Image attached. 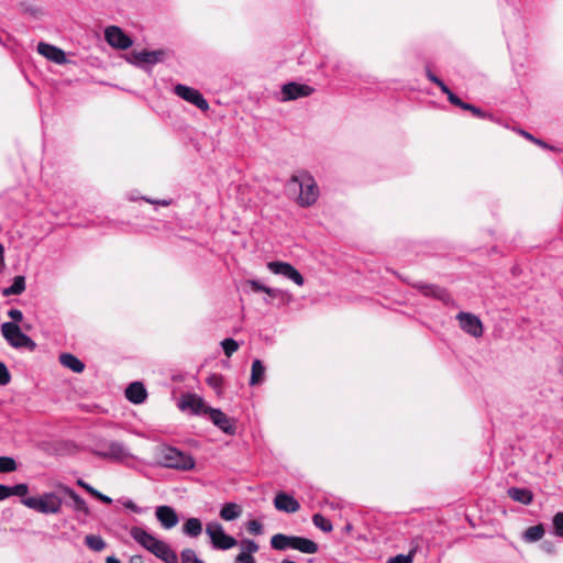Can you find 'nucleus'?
Returning a JSON list of instances; mask_svg holds the SVG:
<instances>
[{
  "mask_svg": "<svg viewBox=\"0 0 563 563\" xmlns=\"http://www.w3.org/2000/svg\"><path fill=\"white\" fill-rule=\"evenodd\" d=\"M286 189L289 195L296 196V202L303 208L314 205L320 194L313 176L305 170L291 175Z\"/></svg>",
  "mask_w": 563,
  "mask_h": 563,
  "instance_id": "obj_1",
  "label": "nucleus"
},
{
  "mask_svg": "<svg viewBox=\"0 0 563 563\" xmlns=\"http://www.w3.org/2000/svg\"><path fill=\"white\" fill-rule=\"evenodd\" d=\"M130 536L136 543L165 563H178V555L169 544L157 539L145 529L141 527H132L130 529Z\"/></svg>",
  "mask_w": 563,
  "mask_h": 563,
  "instance_id": "obj_2",
  "label": "nucleus"
},
{
  "mask_svg": "<svg viewBox=\"0 0 563 563\" xmlns=\"http://www.w3.org/2000/svg\"><path fill=\"white\" fill-rule=\"evenodd\" d=\"M156 456L158 463L167 468L189 471L195 467L194 457L174 446H158L156 451Z\"/></svg>",
  "mask_w": 563,
  "mask_h": 563,
  "instance_id": "obj_3",
  "label": "nucleus"
},
{
  "mask_svg": "<svg viewBox=\"0 0 563 563\" xmlns=\"http://www.w3.org/2000/svg\"><path fill=\"white\" fill-rule=\"evenodd\" d=\"M1 334L8 344L14 349H26L33 352L36 343L14 322H4L1 324Z\"/></svg>",
  "mask_w": 563,
  "mask_h": 563,
  "instance_id": "obj_4",
  "label": "nucleus"
},
{
  "mask_svg": "<svg viewBox=\"0 0 563 563\" xmlns=\"http://www.w3.org/2000/svg\"><path fill=\"white\" fill-rule=\"evenodd\" d=\"M22 504L30 509L41 514H58L62 509L63 500L54 493H46L40 497H26Z\"/></svg>",
  "mask_w": 563,
  "mask_h": 563,
  "instance_id": "obj_5",
  "label": "nucleus"
},
{
  "mask_svg": "<svg viewBox=\"0 0 563 563\" xmlns=\"http://www.w3.org/2000/svg\"><path fill=\"white\" fill-rule=\"evenodd\" d=\"M206 533L210 538L211 544L216 550H229L238 544L232 536L225 533L223 526L218 521H210L206 526Z\"/></svg>",
  "mask_w": 563,
  "mask_h": 563,
  "instance_id": "obj_6",
  "label": "nucleus"
},
{
  "mask_svg": "<svg viewBox=\"0 0 563 563\" xmlns=\"http://www.w3.org/2000/svg\"><path fill=\"white\" fill-rule=\"evenodd\" d=\"M96 454L115 462H123L133 457L129 448L120 441H104L99 443L96 449Z\"/></svg>",
  "mask_w": 563,
  "mask_h": 563,
  "instance_id": "obj_7",
  "label": "nucleus"
},
{
  "mask_svg": "<svg viewBox=\"0 0 563 563\" xmlns=\"http://www.w3.org/2000/svg\"><path fill=\"white\" fill-rule=\"evenodd\" d=\"M267 268L271 273L275 275H280L289 280H291L297 286H302L305 284V278L300 274V272L287 262L282 261H273L267 263Z\"/></svg>",
  "mask_w": 563,
  "mask_h": 563,
  "instance_id": "obj_8",
  "label": "nucleus"
},
{
  "mask_svg": "<svg viewBox=\"0 0 563 563\" xmlns=\"http://www.w3.org/2000/svg\"><path fill=\"white\" fill-rule=\"evenodd\" d=\"M174 92L177 97L196 106L198 109L202 111H207L209 109L208 101L205 99V97L198 89L178 84L174 87Z\"/></svg>",
  "mask_w": 563,
  "mask_h": 563,
  "instance_id": "obj_9",
  "label": "nucleus"
},
{
  "mask_svg": "<svg viewBox=\"0 0 563 563\" xmlns=\"http://www.w3.org/2000/svg\"><path fill=\"white\" fill-rule=\"evenodd\" d=\"M178 408L181 411H190L196 416H206L210 406H208L200 396L196 394H186L179 399Z\"/></svg>",
  "mask_w": 563,
  "mask_h": 563,
  "instance_id": "obj_10",
  "label": "nucleus"
},
{
  "mask_svg": "<svg viewBox=\"0 0 563 563\" xmlns=\"http://www.w3.org/2000/svg\"><path fill=\"white\" fill-rule=\"evenodd\" d=\"M461 329L474 338L483 335V323L478 317L470 312H460L456 316Z\"/></svg>",
  "mask_w": 563,
  "mask_h": 563,
  "instance_id": "obj_11",
  "label": "nucleus"
},
{
  "mask_svg": "<svg viewBox=\"0 0 563 563\" xmlns=\"http://www.w3.org/2000/svg\"><path fill=\"white\" fill-rule=\"evenodd\" d=\"M311 86L298 82H288L282 87V101H290L312 95Z\"/></svg>",
  "mask_w": 563,
  "mask_h": 563,
  "instance_id": "obj_12",
  "label": "nucleus"
},
{
  "mask_svg": "<svg viewBox=\"0 0 563 563\" xmlns=\"http://www.w3.org/2000/svg\"><path fill=\"white\" fill-rule=\"evenodd\" d=\"M104 36L109 45L120 49H126L132 45V40L118 26H108Z\"/></svg>",
  "mask_w": 563,
  "mask_h": 563,
  "instance_id": "obj_13",
  "label": "nucleus"
},
{
  "mask_svg": "<svg viewBox=\"0 0 563 563\" xmlns=\"http://www.w3.org/2000/svg\"><path fill=\"white\" fill-rule=\"evenodd\" d=\"M206 416H208L212 423L224 433L230 435L235 433L236 428L234 421L220 409L210 407Z\"/></svg>",
  "mask_w": 563,
  "mask_h": 563,
  "instance_id": "obj_14",
  "label": "nucleus"
},
{
  "mask_svg": "<svg viewBox=\"0 0 563 563\" xmlns=\"http://www.w3.org/2000/svg\"><path fill=\"white\" fill-rule=\"evenodd\" d=\"M155 517L161 526L166 530L175 528L179 522V517L175 509L166 505L156 507Z\"/></svg>",
  "mask_w": 563,
  "mask_h": 563,
  "instance_id": "obj_15",
  "label": "nucleus"
},
{
  "mask_svg": "<svg viewBox=\"0 0 563 563\" xmlns=\"http://www.w3.org/2000/svg\"><path fill=\"white\" fill-rule=\"evenodd\" d=\"M274 506L277 510L286 514H295L300 509V504L291 495L280 492L275 495Z\"/></svg>",
  "mask_w": 563,
  "mask_h": 563,
  "instance_id": "obj_16",
  "label": "nucleus"
},
{
  "mask_svg": "<svg viewBox=\"0 0 563 563\" xmlns=\"http://www.w3.org/2000/svg\"><path fill=\"white\" fill-rule=\"evenodd\" d=\"M37 52L42 56L46 57L48 60L54 62L58 65H64L68 62L66 54L63 49L44 42L38 43Z\"/></svg>",
  "mask_w": 563,
  "mask_h": 563,
  "instance_id": "obj_17",
  "label": "nucleus"
},
{
  "mask_svg": "<svg viewBox=\"0 0 563 563\" xmlns=\"http://www.w3.org/2000/svg\"><path fill=\"white\" fill-rule=\"evenodd\" d=\"M413 287L418 289L423 296L432 297L439 299L443 302H449L451 300L450 295L444 288H441L437 285L424 284L422 282H418L413 284Z\"/></svg>",
  "mask_w": 563,
  "mask_h": 563,
  "instance_id": "obj_18",
  "label": "nucleus"
},
{
  "mask_svg": "<svg viewBox=\"0 0 563 563\" xmlns=\"http://www.w3.org/2000/svg\"><path fill=\"white\" fill-rule=\"evenodd\" d=\"M162 55L161 51L132 52L130 62L136 66L154 65L161 60Z\"/></svg>",
  "mask_w": 563,
  "mask_h": 563,
  "instance_id": "obj_19",
  "label": "nucleus"
},
{
  "mask_svg": "<svg viewBox=\"0 0 563 563\" xmlns=\"http://www.w3.org/2000/svg\"><path fill=\"white\" fill-rule=\"evenodd\" d=\"M125 397L133 404H142L147 397L144 385L140 382L131 383L125 389Z\"/></svg>",
  "mask_w": 563,
  "mask_h": 563,
  "instance_id": "obj_20",
  "label": "nucleus"
},
{
  "mask_svg": "<svg viewBox=\"0 0 563 563\" xmlns=\"http://www.w3.org/2000/svg\"><path fill=\"white\" fill-rule=\"evenodd\" d=\"M297 536H287L284 533L274 534L271 539V547L277 551H286L295 548Z\"/></svg>",
  "mask_w": 563,
  "mask_h": 563,
  "instance_id": "obj_21",
  "label": "nucleus"
},
{
  "mask_svg": "<svg viewBox=\"0 0 563 563\" xmlns=\"http://www.w3.org/2000/svg\"><path fill=\"white\" fill-rule=\"evenodd\" d=\"M29 493L26 484H16L13 486H7L0 484V500H4L11 496H25Z\"/></svg>",
  "mask_w": 563,
  "mask_h": 563,
  "instance_id": "obj_22",
  "label": "nucleus"
},
{
  "mask_svg": "<svg viewBox=\"0 0 563 563\" xmlns=\"http://www.w3.org/2000/svg\"><path fill=\"white\" fill-rule=\"evenodd\" d=\"M59 363L74 373H81L85 369V364L77 356L70 353L60 354Z\"/></svg>",
  "mask_w": 563,
  "mask_h": 563,
  "instance_id": "obj_23",
  "label": "nucleus"
},
{
  "mask_svg": "<svg viewBox=\"0 0 563 563\" xmlns=\"http://www.w3.org/2000/svg\"><path fill=\"white\" fill-rule=\"evenodd\" d=\"M265 373L266 368L262 361L254 360L251 368L250 385L255 386L262 384L265 379Z\"/></svg>",
  "mask_w": 563,
  "mask_h": 563,
  "instance_id": "obj_24",
  "label": "nucleus"
},
{
  "mask_svg": "<svg viewBox=\"0 0 563 563\" xmlns=\"http://www.w3.org/2000/svg\"><path fill=\"white\" fill-rule=\"evenodd\" d=\"M294 550L305 554H314L318 552L319 547L314 541L297 536Z\"/></svg>",
  "mask_w": 563,
  "mask_h": 563,
  "instance_id": "obj_25",
  "label": "nucleus"
},
{
  "mask_svg": "<svg viewBox=\"0 0 563 563\" xmlns=\"http://www.w3.org/2000/svg\"><path fill=\"white\" fill-rule=\"evenodd\" d=\"M508 496L523 505H529L532 501V493L526 488L511 487L508 489Z\"/></svg>",
  "mask_w": 563,
  "mask_h": 563,
  "instance_id": "obj_26",
  "label": "nucleus"
},
{
  "mask_svg": "<svg viewBox=\"0 0 563 563\" xmlns=\"http://www.w3.org/2000/svg\"><path fill=\"white\" fill-rule=\"evenodd\" d=\"M242 515V508L234 503L223 505L220 510V517L225 521H233Z\"/></svg>",
  "mask_w": 563,
  "mask_h": 563,
  "instance_id": "obj_27",
  "label": "nucleus"
},
{
  "mask_svg": "<svg viewBox=\"0 0 563 563\" xmlns=\"http://www.w3.org/2000/svg\"><path fill=\"white\" fill-rule=\"evenodd\" d=\"M201 532L202 522L198 518H189L183 526V533L190 538H197Z\"/></svg>",
  "mask_w": 563,
  "mask_h": 563,
  "instance_id": "obj_28",
  "label": "nucleus"
},
{
  "mask_svg": "<svg viewBox=\"0 0 563 563\" xmlns=\"http://www.w3.org/2000/svg\"><path fill=\"white\" fill-rule=\"evenodd\" d=\"M25 290V278L23 276H15L10 287L4 288L3 296L20 295Z\"/></svg>",
  "mask_w": 563,
  "mask_h": 563,
  "instance_id": "obj_29",
  "label": "nucleus"
},
{
  "mask_svg": "<svg viewBox=\"0 0 563 563\" xmlns=\"http://www.w3.org/2000/svg\"><path fill=\"white\" fill-rule=\"evenodd\" d=\"M544 536V528L542 525L529 527L523 533L526 542H537Z\"/></svg>",
  "mask_w": 563,
  "mask_h": 563,
  "instance_id": "obj_30",
  "label": "nucleus"
},
{
  "mask_svg": "<svg viewBox=\"0 0 563 563\" xmlns=\"http://www.w3.org/2000/svg\"><path fill=\"white\" fill-rule=\"evenodd\" d=\"M85 544L95 552H101L106 548L104 540L97 534H88L85 538Z\"/></svg>",
  "mask_w": 563,
  "mask_h": 563,
  "instance_id": "obj_31",
  "label": "nucleus"
},
{
  "mask_svg": "<svg viewBox=\"0 0 563 563\" xmlns=\"http://www.w3.org/2000/svg\"><path fill=\"white\" fill-rule=\"evenodd\" d=\"M208 386H210L217 395H221L223 391V376L217 373L210 374L206 379Z\"/></svg>",
  "mask_w": 563,
  "mask_h": 563,
  "instance_id": "obj_32",
  "label": "nucleus"
},
{
  "mask_svg": "<svg viewBox=\"0 0 563 563\" xmlns=\"http://www.w3.org/2000/svg\"><path fill=\"white\" fill-rule=\"evenodd\" d=\"M312 522L318 529L322 530L323 532H331L333 529V526L330 522V520L324 518L321 514H314L312 516Z\"/></svg>",
  "mask_w": 563,
  "mask_h": 563,
  "instance_id": "obj_33",
  "label": "nucleus"
},
{
  "mask_svg": "<svg viewBox=\"0 0 563 563\" xmlns=\"http://www.w3.org/2000/svg\"><path fill=\"white\" fill-rule=\"evenodd\" d=\"M65 492L73 499L76 510L88 514L87 503L77 493L70 488H66Z\"/></svg>",
  "mask_w": 563,
  "mask_h": 563,
  "instance_id": "obj_34",
  "label": "nucleus"
},
{
  "mask_svg": "<svg viewBox=\"0 0 563 563\" xmlns=\"http://www.w3.org/2000/svg\"><path fill=\"white\" fill-rule=\"evenodd\" d=\"M221 346L228 357L232 356V354L239 350V343L231 338L224 339L221 342Z\"/></svg>",
  "mask_w": 563,
  "mask_h": 563,
  "instance_id": "obj_35",
  "label": "nucleus"
},
{
  "mask_svg": "<svg viewBox=\"0 0 563 563\" xmlns=\"http://www.w3.org/2000/svg\"><path fill=\"white\" fill-rule=\"evenodd\" d=\"M16 470V463L12 457L1 456L0 457V472L9 473Z\"/></svg>",
  "mask_w": 563,
  "mask_h": 563,
  "instance_id": "obj_36",
  "label": "nucleus"
},
{
  "mask_svg": "<svg viewBox=\"0 0 563 563\" xmlns=\"http://www.w3.org/2000/svg\"><path fill=\"white\" fill-rule=\"evenodd\" d=\"M240 547L242 550L241 552L249 553L251 555H253L254 553H256L258 551V544L255 541L250 540V539L242 540L240 543Z\"/></svg>",
  "mask_w": 563,
  "mask_h": 563,
  "instance_id": "obj_37",
  "label": "nucleus"
},
{
  "mask_svg": "<svg viewBox=\"0 0 563 563\" xmlns=\"http://www.w3.org/2000/svg\"><path fill=\"white\" fill-rule=\"evenodd\" d=\"M416 549L408 554H398L388 559L387 563H412Z\"/></svg>",
  "mask_w": 563,
  "mask_h": 563,
  "instance_id": "obj_38",
  "label": "nucleus"
},
{
  "mask_svg": "<svg viewBox=\"0 0 563 563\" xmlns=\"http://www.w3.org/2000/svg\"><path fill=\"white\" fill-rule=\"evenodd\" d=\"M181 563H203L198 559L196 552L191 549H186L181 552Z\"/></svg>",
  "mask_w": 563,
  "mask_h": 563,
  "instance_id": "obj_39",
  "label": "nucleus"
},
{
  "mask_svg": "<svg viewBox=\"0 0 563 563\" xmlns=\"http://www.w3.org/2000/svg\"><path fill=\"white\" fill-rule=\"evenodd\" d=\"M553 527L555 534L563 538V512H558L554 515Z\"/></svg>",
  "mask_w": 563,
  "mask_h": 563,
  "instance_id": "obj_40",
  "label": "nucleus"
},
{
  "mask_svg": "<svg viewBox=\"0 0 563 563\" xmlns=\"http://www.w3.org/2000/svg\"><path fill=\"white\" fill-rule=\"evenodd\" d=\"M246 529L251 534L258 536L263 533V525L257 520H250Z\"/></svg>",
  "mask_w": 563,
  "mask_h": 563,
  "instance_id": "obj_41",
  "label": "nucleus"
},
{
  "mask_svg": "<svg viewBox=\"0 0 563 563\" xmlns=\"http://www.w3.org/2000/svg\"><path fill=\"white\" fill-rule=\"evenodd\" d=\"M11 375L4 363L0 362V385L5 386L10 383Z\"/></svg>",
  "mask_w": 563,
  "mask_h": 563,
  "instance_id": "obj_42",
  "label": "nucleus"
},
{
  "mask_svg": "<svg viewBox=\"0 0 563 563\" xmlns=\"http://www.w3.org/2000/svg\"><path fill=\"white\" fill-rule=\"evenodd\" d=\"M463 109L467 110V111H471L474 115H476L478 118H492V115H488L487 113L482 111L479 108H477V107H475L474 104H471V103H465Z\"/></svg>",
  "mask_w": 563,
  "mask_h": 563,
  "instance_id": "obj_43",
  "label": "nucleus"
},
{
  "mask_svg": "<svg viewBox=\"0 0 563 563\" xmlns=\"http://www.w3.org/2000/svg\"><path fill=\"white\" fill-rule=\"evenodd\" d=\"M265 294H267L271 298L290 297L286 291L278 289V288H271V287H267V289H265Z\"/></svg>",
  "mask_w": 563,
  "mask_h": 563,
  "instance_id": "obj_44",
  "label": "nucleus"
},
{
  "mask_svg": "<svg viewBox=\"0 0 563 563\" xmlns=\"http://www.w3.org/2000/svg\"><path fill=\"white\" fill-rule=\"evenodd\" d=\"M235 563H255L253 555L240 552L235 558Z\"/></svg>",
  "mask_w": 563,
  "mask_h": 563,
  "instance_id": "obj_45",
  "label": "nucleus"
},
{
  "mask_svg": "<svg viewBox=\"0 0 563 563\" xmlns=\"http://www.w3.org/2000/svg\"><path fill=\"white\" fill-rule=\"evenodd\" d=\"M122 505L126 508V509H130L132 510L133 512L135 514H142L143 512V509L141 507H139L133 500L131 499H124L122 501Z\"/></svg>",
  "mask_w": 563,
  "mask_h": 563,
  "instance_id": "obj_46",
  "label": "nucleus"
},
{
  "mask_svg": "<svg viewBox=\"0 0 563 563\" xmlns=\"http://www.w3.org/2000/svg\"><path fill=\"white\" fill-rule=\"evenodd\" d=\"M247 284L251 286L253 291H263L265 292V289H267V286L263 285L261 282L252 279L249 280Z\"/></svg>",
  "mask_w": 563,
  "mask_h": 563,
  "instance_id": "obj_47",
  "label": "nucleus"
},
{
  "mask_svg": "<svg viewBox=\"0 0 563 563\" xmlns=\"http://www.w3.org/2000/svg\"><path fill=\"white\" fill-rule=\"evenodd\" d=\"M8 316L13 320L14 323L22 321L23 313L19 309H10Z\"/></svg>",
  "mask_w": 563,
  "mask_h": 563,
  "instance_id": "obj_48",
  "label": "nucleus"
},
{
  "mask_svg": "<svg viewBox=\"0 0 563 563\" xmlns=\"http://www.w3.org/2000/svg\"><path fill=\"white\" fill-rule=\"evenodd\" d=\"M448 100H449L452 104H454V106H456V107H460V108H462V109L464 108V106H465V103H466V102H463V101H462V100H461L456 95H454L453 92H450V93L448 95Z\"/></svg>",
  "mask_w": 563,
  "mask_h": 563,
  "instance_id": "obj_49",
  "label": "nucleus"
},
{
  "mask_svg": "<svg viewBox=\"0 0 563 563\" xmlns=\"http://www.w3.org/2000/svg\"><path fill=\"white\" fill-rule=\"evenodd\" d=\"M142 199H144L148 203L163 206V207H167V206L172 205L170 199L154 200V199H150V198H145V197H143Z\"/></svg>",
  "mask_w": 563,
  "mask_h": 563,
  "instance_id": "obj_50",
  "label": "nucleus"
},
{
  "mask_svg": "<svg viewBox=\"0 0 563 563\" xmlns=\"http://www.w3.org/2000/svg\"><path fill=\"white\" fill-rule=\"evenodd\" d=\"M77 484L79 486H81L82 488H85L88 493H90L92 496L95 494H97V489H95L92 486H90L89 484H87L86 482H84L82 479H78L77 481Z\"/></svg>",
  "mask_w": 563,
  "mask_h": 563,
  "instance_id": "obj_51",
  "label": "nucleus"
},
{
  "mask_svg": "<svg viewBox=\"0 0 563 563\" xmlns=\"http://www.w3.org/2000/svg\"><path fill=\"white\" fill-rule=\"evenodd\" d=\"M541 549L547 553H553L554 552V545L549 541H543L541 543Z\"/></svg>",
  "mask_w": 563,
  "mask_h": 563,
  "instance_id": "obj_52",
  "label": "nucleus"
},
{
  "mask_svg": "<svg viewBox=\"0 0 563 563\" xmlns=\"http://www.w3.org/2000/svg\"><path fill=\"white\" fill-rule=\"evenodd\" d=\"M93 496L97 497L99 500H101L104 504H111L112 503V499L109 496L103 495V494H101L98 490H97V494H95Z\"/></svg>",
  "mask_w": 563,
  "mask_h": 563,
  "instance_id": "obj_53",
  "label": "nucleus"
},
{
  "mask_svg": "<svg viewBox=\"0 0 563 563\" xmlns=\"http://www.w3.org/2000/svg\"><path fill=\"white\" fill-rule=\"evenodd\" d=\"M426 75L430 81L433 84H438L441 79L437 77L430 69H427Z\"/></svg>",
  "mask_w": 563,
  "mask_h": 563,
  "instance_id": "obj_54",
  "label": "nucleus"
},
{
  "mask_svg": "<svg viewBox=\"0 0 563 563\" xmlns=\"http://www.w3.org/2000/svg\"><path fill=\"white\" fill-rule=\"evenodd\" d=\"M437 86H438V87L441 89V91H442L443 93H445L446 96H448L450 92H452V91L450 90V88L444 84V81H443V80H440V81L437 84Z\"/></svg>",
  "mask_w": 563,
  "mask_h": 563,
  "instance_id": "obj_55",
  "label": "nucleus"
},
{
  "mask_svg": "<svg viewBox=\"0 0 563 563\" xmlns=\"http://www.w3.org/2000/svg\"><path fill=\"white\" fill-rule=\"evenodd\" d=\"M4 247L2 244H0V265L4 264Z\"/></svg>",
  "mask_w": 563,
  "mask_h": 563,
  "instance_id": "obj_56",
  "label": "nucleus"
},
{
  "mask_svg": "<svg viewBox=\"0 0 563 563\" xmlns=\"http://www.w3.org/2000/svg\"><path fill=\"white\" fill-rule=\"evenodd\" d=\"M106 563H121V561L115 556H108Z\"/></svg>",
  "mask_w": 563,
  "mask_h": 563,
  "instance_id": "obj_57",
  "label": "nucleus"
},
{
  "mask_svg": "<svg viewBox=\"0 0 563 563\" xmlns=\"http://www.w3.org/2000/svg\"><path fill=\"white\" fill-rule=\"evenodd\" d=\"M533 142H536L537 144H539V145H540V146H542V147H547V144H545V143H543L542 141H540V140H536V139H534V140H533Z\"/></svg>",
  "mask_w": 563,
  "mask_h": 563,
  "instance_id": "obj_58",
  "label": "nucleus"
},
{
  "mask_svg": "<svg viewBox=\"0 0 563 563\" xmlns=\"http://www.w3.org/2000/svg\"><path fill=\"white\" fill-rule=\"evenodd\" d=\"M522 134H523L527 139H530V140H532V141L534 140V137H533L531 134L527 133V132H523V131H522Z\"/></svg>",
  "mask_w": 563,
  "mask_h": 563,
  "instance_id": "obj_59",
  "label": "nucleus"
},
{
  "mask_svg": "<svg viewBox=\"0 0 563 563\" xmlns=\"http://www.w3.org/2000/svg\"><path fill=\"white\" fill-rule=\"evenodd\" d=\"M132 561H133V563H139V562H141V556H134L132 559Z\"/></svg>",
  "mask_w": 563,
  "mask_h": 563,
  "instance_id": "obj_60",
  "label": "nucleus"
},
{
  "mask_svg": "<svg viewBox=\"0 0 563 563\" xmlns=\"http://www.w3.org/2000/svg\"><path fill=\"white\" fill-rule=\"evenodd\" d=\"M132 561H133V563H139V562H141V556H134L132 559Z\"/></svg>",
  "mask_w": 563,
  "mask_h": 563,
  "instance_id": "obj_61",
  "label": "nucleus"
},
{
  "mask_svg": "<svg viewBox=\"0 0 563 563\" xmlns=\"http://www.w3.org/2000/svg\"><path fill=\"white\" fill-rule=\"evenodd\" d=\"M282 563H297V562L290 561V560H284V561H282Z\"/></svg>",
  "mask_w": 563,
  "mask_h": 563,
  "instance_id": "obj_62",
  "label": "nucleus"
},
{
  "mask_svg": "<svg viewBox=\"0 0 563 563\" xmlns=\"http://www.w3.org/2000/svg\"><path fill=\"white\" fill-rule=\"evenodd\" d=\"M135 199H136V196L130 197V200H135Z\"/></svg>",
  "mask_w": 563,
  "mask_h": 563,
  "instance_id": "obj_63",
  "label": "nucleus"
}]
</instances>
